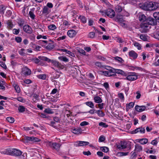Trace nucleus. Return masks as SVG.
<instances>
[{"label": "nucleus", "mask_w": 159, "mask_h": 159, "mask_svg": "<svg viewBox=\"0 0 159 159\" xmlns=\"http://www.w3.org/2000/svg\"><path fill=\"white\" fill-rule=\"evenodd\" d=\"M142 9L147 11H153L159 7V3L153 2H146L140 6Z\"/></svg>", "instance_id": "nucleus-1"}, {"label": "nucleus", "mask_w": 159, "mask_h": 159, "mask_svg": "<svg viewBox=\"0 0 159 159\" xmlns=\"http://www.w3.org/2000/svg\"><path fill=\"white\" fill-rule=\"evenodd\" d=\"M1 153L4 154L18 157L21 155L22 152L18 149L9 148L1 151Z\"/></svg>", "instance_id": "nucleus-2"}, {"label": "nucleus", "mask_w": 159, "mask_h": 159, "mask_svg": "<svg viewBox=\"0 0 159 159\" xmlns=\"http://www.w3.org/2000/svg\"><path fill=\"white\" fill-rule=\"evenodd\" d=\"M46 146L47 147H50L53 149L56 150L58 151L61 146L60 143H53L52 142H47L46 143Z\"/></svg>", "instance_id": "nucleus-3"}, {"label": "nucleus", "mask_w": 159, "mask_h": 159, "mask_svg": "<svg viewBox=\"0 0 159 159\" xmlns=\"http://www.w3.org/2000/svg\"><path fill=\"white\" fill-rule=\"evenodd\" d=\"M126 76L125 79L129 81H134L138 79V75L135 72H129Z\"/></svg>", "instance_id": "nucleus-4"}, {"label": "nucleus", "mask_w": 159, "mask_h": 159, "mask_svg": "<svg viewBox=\"0 0 159 159\" xmlns=\"http://www.w3.org/2000/svg\"><path fill=\"white\" fill-rule=\"evenodd\" d=\"M21 75L25 76L30 75L31 74V70L27 66H24L21 69Z\"/></svg>", "instance_id": "nucleus-5"}, {"label": "nucleus", "mask_w": 159, "mask_h": 159, "mask_svg": "<svg viewBox=\"0 0 159 159\" xmlns=\"http://www.w3.org/2000/svg\"><path fill=\"white\" fill-rule=\"evenodd\" d=\"M150 26L145 22L142 23L140 25V30L142 33H146L149 30Z\"/></svg>", "instance_id": "nucleus-6"}, {"label": "nucleus", "mask_w": 159, "mask_h": 159, "mask_svg": "<svg viewBox=\"0 0 159 159\" xmlns=\"http://www.w3.org/2000/svg\"><path fill=\"white\" fill-rule=\"evenodd\" d=\"M50 62H51L53 65L54 66L59 69H63L65 68V66L63 65H62L59 61L56 60H51Z\"/></svg>", "instance_id": "nucleus-7"}, {"label": "nucleus", "mask_w": 159, "mask_h": 159, "mask_svg": "<svg viewBox=\"0 0 159 159\" xmlns=\"http://www.w3.org/2000/svg\"><path fill=\"white\" fill-rule=\"evenodd\" d=\"M145 22L147 23L148 25L150 26V25H155L157 24L156 20L151 17H148Z\"/></svg>", "instance_id": "nucleus-8"}, {"label": "nucleus", "mask_w": 159, "mask_h": 159, "mask_svg": "<svg viewBox=\"0 0 159 159\" xmlns=\"http://www.w3.org/2000/svg\"><path fill=\"white\" fill-rule=\"evenodd\" d=\"M105 14L107 16L111 18L114 17L115 15L114 11L110 8H108Z\"/></svg>", "instance_id": "nucleus-9"}, {"label": "nucleus", "mask_w": 159, "mask_h": 159, "mask_svg": "<svg viewBox=\"0 0 159 159\" xmlns=\"http://www.w3.org/2000/svg\"><path fill=\"white\" fill-rule=\"evenodd\" d=\"M129 57L133 59H135L138 57V54L134 51L132 50L129 52Z\"/></svg>", "instance_id": "nucleus-10"}, {"label": "nucleus", "mask_w": 159, "mask_h": 159, "mask_svg": "<svg viewBox=\"0 0 159 159\" xmlns=\"http://www.w3.org/2000/svg\"><path fill=\"white\" fill-rule=\"evenodd\" d=\"M24 31L28 34H31L32 33V29L30 26L28 25H25L23 26Z\"/></svg>", "instance_id": "nucleus-11"}, {"label": "nucleus", "mask_w": 159, "mask_h": 159, "mask_svg": "<svg viewBox=\"0 0 159 159\" xmlns=\"http://www.w3.org/2000/svg\"><path fill=\"white\" fill-rule=\"evenodd\" d=\"M127 146L125 142H121L120 144L117 145V148L120 149H123L127 148Z\"/></svg>", "instance_id": "nucleus-12"}, {"label": "nucleus", "mask_w": 159, "mask_h": 159, "mask_svg": "<svg viewBox=\"0 0 159 159\" xmlns=\"http://www.w3.org/2000/svg\"><path fill=\"white\" fill-rule=\"evenodd\" d=\"M77 32L75 30H69L67 32V34L69 36L72 38L75 36L77 34Z\"/></svg>", "instance_id": "nucleus-13"}, {"label": "nucleus", "mask_w": 159, "mask_h": 159, "mask_svg": "<svg viewBox=\"0 0 159 159\" xmlns=\"http://www.w3.org/2000/svg\"><path fill=\"white\" fill-rule=\"evenodd\" d=\"M135 110L139 112H141L145 110L146 107L144 106H140L138 105H136L135 106Z\"/></svg>", "instance_id": "nucleus-14"}, {"label": "nucleus", "mask_w": 159, "mask_h": 159, "mask_svg": "<svg viewBox=\"0 0 159 159\" xmlns=\"http://www.w3.org/2000/svg\"><path fill=\"white\" fill-rule=\"evenodd\" d=\"M77 144H76V146H83L88 145L89 143L88 142L79 141L77 142Z\"/></svg>", "instance_id": "nucleus-15"}, {"label": "nucleus", "mask_w": 159, "mask_h": 159, "mask_svg": "<svg viewBox=\"0 0 159 159\" xmlns=\"http://www.w3.org/2000/svg\"><path fill=\"white\" fill-rule=\"evenodd\" d=\"M109 68L110 69H107L109 70V73H110L109 74L111 75H110V76L116 75L115 69L110 67H109Z\"/></svg>", "instance_id": "nucleus-16"}, {"label": "nucleus", "mask_w": 159, "mask_h": 159, "mask_svg": "<svg viewBox=\"0 0 159 159\" xmlns=\"http://www.w3.org/2000/svg\"><path fill=\"white\" fill-rule=\"evenodd\" d=\"M72 132L75 134H79L81 133L82 130L81 128L77 127L73 129L72 130Z\"/></svg>", "instance_id": "nucleus-17"}, {"label": "nucleus", "mask_w": 159, "mask_h": 159, "mask_svg": "<svg viewBox=\"0 0 159 159\" xmlns=\"http://www.w3.org/2000/svg\"><path fill=\"white\" fill-rule=\"evenodd\" d=\"M50 12V10H49L47 6H44L42 11V14L45 15H47Z\"/></svg>", "instance_id": "nucleus-18"}, {"label": "nucleus", "mask_w": 159, "mask_h": 159, "mask_svg": "<svg viewBox=\"0 0 159 159\" xmlns=\"http://www.w3.org/2000/svg\"><path fill=\"white\" fill-rule=\"evenodd\" d=\"M94 101L96 103H101L102 101V99L99 96H97L94 98Z\"/></svg>", "instance_id": "nucleus-19"}, {"label": "nucleus", "mask_w": 159, "mask_h": 159, "mask_svg": "<svg viewBox=\"0 0 159 159\" xmlns=\"http://www.w3.org/2000/svg\"><path fill=\"white\" fill-rule=\"evenodd\" d=\"M139 20L142 23L145 22L147 18L146 16L143 14H140L139 17Z\"/></svg>", "instance_id": "nucleus-20"}, {"label": "nucleus", "mask_w": 159, "mask_h": 159, "mask_svg": "<svg viewBox=\"0 0 159 159\" xmlns=\"http://www.w3.org/2000/svg\"><path fill=\"white\" fill-rule=\"evenodd\" d=\"M138 142L142 144H146L148 142V139H138Z\"/></svg>", "instance_id": "nucleus-21"}, {"label": "nucleus", "mask_w": 159, "mask_h": 159, "mask_svg": "<svg viewBox=\"0 0 159 159\" xmlns=\"http://www.w3.org/2000/svg\"><path fill=\"white\" fill-rule=\"evenodd\" d=\"M134 106V103L132 102H130L129 104H127L126 105V109L127 111H128L130 109L132 108Z\"/></svg>", "instance_id": "nucleus-22"}, {"label": "nucleus", "mask_w": 159, "mask_h": 159, "mask_svg": "<svg viewBox=\"0 0 159 159\" xmlns=\"http://www.w3.org/2000/svg\"><path fill=\"white\" fill-rule=\"evenodd\" d=\"M95 113H96L98 116L100 117H103L105 115L104 113L100 110H96Z\"/></svg>", "instance_id": "nucleus-23"}, {"label": "nucleus", "mask_w": 159, "mask_h": 159, "mask_svg": "<svg viewBox=\"0 0 159 159\" xmlns=\"http://www.w3.org/2000/svg\"><path fill=\"white\" fill-rule=\"evenodd\" d=\"M7 27L8 28L11 29L13 27V24L11 20H8L7 22Z\"/></svg>", "instance_id": "nucleus-24"}, {"label": "nucleus", "mask_w": 159, "mask_h": 159, "mask_svg": "<svg viewBox=\"0 0 159 159\" xmlns=\"http://www.w3.org/2000/svg\"><path fill=\"white\" fill-rule=\"evenodd\" d=\"M38 58L41 60L45 61L48 62H50V61H51V59L45 57L40 56L38 57Z\"/></svg>", "instance_id": "nucleus-25"}, {"label": "nucleus", "mask_w": 159, "mask_h": 159, "mask_svg": "<svg viewBox=\"0 0 159 159\" xmlns=\"http://www.w3.org/2000/svg\"><path fill=\"white\" fill-rule=\"evenodd\" d=\"M87 106H89L91 108H93L94 107V106L93 103L92 102L89 101L85 102L84 103Z\"/></svg>", "instance_id": "nucleus-26"}, {"label": "nucleus", "mask_w": 159, "mask_h": 159, "mask_svg": "<svg viewBox=\"0 0 159 159\" xmlns=\"http://www.w3.org/2000/svg\"><path fill=\"white\" fill-rule=\"evenodd\" d=\"M6 7L3 5H1L0 6V13L3 14L6 10Z\"/></svg>", "instance_id": "nucleus-27"}, {"label": "nucleus", "mask_w": 159, "mask_h": 159, "mask_svg": "<svg viewBox=\"0 0 159 159\" xmlns=\"http://www.w3.org/2000/svg\"><path fill=\"white\" fill-rule=\"evenodd\" d=\"M116 70V73H117L118 74H119L121 75H123L126 76V75H125V72L123 71L122 70L120 69H115Z\"/></svg>", "instance_id": "nucleus-28"}, {"label": "nucleus", "mask_w": 159, "mask_h": 159, "mask_svg": "<svg viewBox=\"0 0 159 159\" xmlns=\"http://www.w3.org/2000/svg\"><path fill=\"white\" fill-rule=\"evenodd\" d=\"M13 86L15 88L16 92L18 93H20V89L19 86L16 84H13Z\"/></svg>", "instance_id": "nucleus-29"}, {"label": "nucleus", "mask_w": 159, "mask_h": 159, "mask_svg": "<svg viewBox=\"0 0 159 159\" xmlns=\"http://www.w3.org/2000/svg\"><path fill=\"white\" fill-rule=\"evenodd\" d=\"M61 51H62L63 52H65L67 54L69 55L70 56H72V57H74L75 56L74 54L70 51H68L66 49H62L61 50Z\"/></svg>", "instance_id": "nucleus-30"}, {"label": "nucleus", "mask_w": 159, "mask_h": 159, "mask_svg": "<svg viewBox=\"0 0 159 159\" xmlns=\"http://www.w3.org/2000/svg\"><path fill=\"white\" fill-rule=\"evenodd\" d=\"M116 12L119 13L121 12L122 10V8L120 5H118L116 7Z\"/></svg>", "instance_id": "nucleus-31"}, {"label": "nucleus", "mask_w": 159, "mask_h": 159, "mask_svg": "<svg viewBox=\"0 0 159 159\" xmlns=\"http://www.w3.org/2000/svg\"><path fill=\"white\" fill-rule=\"evenodd\" d=\"M24 139L25 140V141H24V142H27L29 141H32V136L29 137L25 136L24 137Z\"/></svg>", "instance_id": "nucleus-32"}, {"label": "nucleus", "mask_w": 159, "mask_h": 159, "mask_svg": "<svg viewBox=\"0 0 159 159\" xmlns=\"http://www.w3.org/2000/svg\"><path fill=\"white\" fill-rule=\"evenodd\" d=\"M58 59L61 61H63L65 62L68 61V59L66 57L63 56H60L58 58Z\"/></svg>", "instance_id": "nucleus-33"}, {"label": "nucleus", "mask_w": 159, "mask_h": 159, "mask_svg": "<svg viewBox=\"0 0 159 159\" xmlns=\"http://www.w3.org/2000/svg\"><path fill=\"white\" fill-rule=\"evenodd\" d=\"M100 72L101 74L106 76H110V75H111L109 74V70L108 71H100Z\"/></svg>", "instance_id": "nucleus-34"}, {"label": "nucleus", "mask_w": 159, "mask_h": 159, "mask_svg": "<svg viewBox=\"0 0 159 159\" xmlns=\"http://www.w3.org/2000/svg\"><path fill=\"white\" fill-rule=\"evenodd\" d=\"M54 46L53 43H48L46 47V48L48 50H51L52 49Z\"/></svg>", "instance_id": "nucleus-35"}, {"label": "nucleus", "mask_w": 159, "mask_h": 159, "mask_svg": "<svg viewBox=\"0 0 159 159\" xmlns=\"http://www.w3.org/2000/svg\"><path fill=\"white\" fill-rule=\"evenodd\" d=\"M44 112L48 114H52L54 113L53 111L49 108H46Z\"/></svg>", "instance_id": "nucleus-36"}, {"label": "nucleus", "mask_w": 159, "mask_h": 159, "mask_svg": "<svg viewBox=\"0 0 159 159\" xmlns=\"http://www.w3.org/2000/svg\"><path fill=\"white\" fill-rule=\"evenodd\" d=\"M25 108L22 106H20L18 107V110L20 112H23L25 111Z\"/></svg>", "instance_id": "nucleus-37"}, {"label": "nucleus", "mask_w": 159, "mask_h": 159, "mask_svg": "<svg viewBox=\"0 0 159 159\" xmlns=\"http://www.w3.org/2000/svg\"><path fill=\"white\" fill-rule=\"evenodd\" d=\"M81 21L83 23L85 24L86 22V19L84 16H80L79 17Z\"/></svg>", "instance_id": "nucleus-38"}, {"label": "nucleus", "mask_w": 159, "mask_h": 159, "mask_svg": "<svg viewBox=\"0 0 159 159\" xmlns=\"http://www.w3.org/2000/svg\"><path fill=\"white\" fill-rule=\"evenodd\" d=\"M134 46L137 47L138 50H141V45L138 42H135L134 43Z\"/></svg>", "instance_id": "nucleus-39"}, {"label": "nucleus", "mask_w": 159, "mask_h": 159, "mask_svg": "<svg viewBox=\"0 0 159 159\" xmlns=\"http://www.w3.org/2000/svg\"><path fill=\"white\" fill-rule=\"evenodd\" d=\"M29 15L30 17L33 20H34L35 17V15L34 13L31 11H30L29 12Z\"/></svg>", "instance_id": "nucleus-40"}, {"label": "nucleus", "mask_w": 159, "mask_h": 159, "mask_svg": "<svg viewBox=\"0 0 159 159\" xmlns=\"http://www.w3.org/2000/svg\"><path fill=\"white\" fill-rule=\"evenodd\" d=\"M135 148L137 151H140L142 150V147L138 144H136L135 146Z\"/></svg>", "instance_id": "nucleus-41"}, {"label": "nucleus", "mask_w": 159, "mask_h": 159, "mask_svg": "<svg viewBox=\"0 0 159 159\" xmlns=\"http://www.w3.org/2000/svg\"><path fill=\"white\" fill-rule=\"evenodd\" d=\"M6 119L8 122L11 123H13L15 121L14 118L12 117H7Z\"/></svg>", "instance_id": "nucleus-42"}, {"label": "nucleus", "mask_w": 159, "mask_h": 159, "mask_svg": "<svg viewBox=\"0 0 159 159\" xmlns=\"http://www.w3.org/2000/svg\"><path fill=\"white\" fill-rule=\"evenodd\" d=\"M140 39L144 41H146L148 40L147 36L144 34H142L140 35Z\"/></svg>", "instance_id": "nucleus-43"}, {"label": "nucleus", "mask_w": 159, "mask_h": 159, "mask_svg": "<svg viewBox=\"0 0 159 159\" xmlns=\"http://www.w3.org/2000/svg\"><path fill=\"white\" fill-rule=\"evenodd\" d=\"M32 47L34 48L36 51H40V49L41 48L40 46L35 44L33 45Z\"/></svg>", "instance_id": "nucleus-44"}, {"label": "nucleus", "mask_w": 159, "mask_h": 159, "mask_svg": "<svg viewBox=\"0 0 159 159\" xmlns=\"http://www.w3.org/2000/svg\"><path fill=\"white\" fill-rule=\"evenodd\" d=\"M100 149L103 152H107L109 151V148H108L106 147H101Z\"/></svg>", "instance_id": "nucleus-45"}, {"label": "nucleus", "mask_w": 159, "mask_h": 159, "mask_svg": "<svg viewBox=\"0 0 159 159\" xmlns=\"http://www.w3.org/2000/svg\"><path fill=\"white\" fill-rule=\"evenodd\" d=\"M153 16L154 17L156 20H158L159 21V12H156L153 13Z\"/></svg>", "instance_id": "nucleus-46"}, {"label": "nucleus", "mask_w": 159, "mask_h": 159, "mask_svg": "<svg viewBox=\"0 0 159 159\" xmlns=\"http://www.w3.org/2000/svg\"><path fill=\"white\" fill-rule=\"evenodd\" d=\"M37 76L39 79L42 80H45L46 78V75L45 74L39 75Z\"/></svg>", "instance_id": "nucleus-47"}, {"label": "nucleus", "mask_w": 159, "mask_h": 159, "mask_svg": "<svg viewBox=\"0 0 159 159\" xmlns=\"http://www.w3.org/2000/svg\"><path fill=\"white\" fill-rule=\"evenodd\" d=\"M114 58L116 60L122 63L123 61H124V60L120 57H115Z\"/></svg>", "instance_id": "nucleus-48"}, {"label": "nucleus", "mask_w": 159, "mask_h": 159, "mask_svg": "<svg viewBox=\"0 0 159 159\" xmlns=\"http://www.w3.org/2000/svg\"><path fill=\"white\" fill-rule=\"evenodd\" d=\"M48 28L51 30H54L56 28V27L55 25L52 24L48 26Z\"/></svg>", "instance_id": "nucleus-49"}, {"label": "nucleus", "mask_w": 159, "mask_h": 159, "mask_svg": "<svg viewBox=\"0 0 159 159\" xmlns=\"http://www.w3.org/2000/svg\"><path fill=\"white\" fill-rule=\"evenodd\" d=\"M99 125L102 126L104 128H107L108 126V125L106 124V123L103 122H101L99 123Z\"/></svg>", "instance_id": "nucleus-50"}, {"label": "nucleus", "mask_w": 159, "mask_h": 159, "mask_svg": "<svg viewBox=\"0 0 159 159\" xmlns=\"http://www.w3.org/2000/svg\"><path fill=\"white\" fill-rule=\"evenodd\" d=\"M25 51V49L24 48H21L18 52L19 53L21 56L25 55V53L24 52V51Z\"/></svg>", "instance_id": "nucleus-51"}, {"label": "nucleus", "mask_w": 159, "mask_h": 159, "mask_svg": "<svg viewBox=\"0 0 159 159\" xmlns=\"http://www.w3.org/2000/svg\"><path fill=\"white\" fill-rule=\"evenodd\" d=\"M105 140V138L103 136H101L98 139V141L99 142H103Z\"/></svg>", "instance_id": "nucleus-52"}, {"label": "nucleus", "mask_w": 159, "mask_h": 159, "mask_svg": "<svg viewBox=\"0 0 159 159\" xmlns=\"http://www.w3.org/2000/svg\"><path fill=\"white\" fill-rule=\"evenodd\" d=\"M95 65L99 68L103 67V66L102 65L101 63L100 62H97L95 63Z\"/></svg>", "instance_id": "nucleus-53"}, {"label": "nucleus", "mask_w": 159, "mask_h": 159, "mask_svg": "<svg viewBox=\"0 0 159 159\" xmlns=\"http://www.w3.org/2000/svg\"><path fill=\"white\" fill-rule=\"evenodd\" d=\"M77 51L80 53L84 55H85V52L83 49L79 48L77 49Z\"/></svg>", "instance_id": "nucleus-54"}, {"label": "nucleus", "mask_w": 159, "mask_h": 159, "mask_svg": "<svg viewBox=\"0 0 159 159\" xmlns=\"http://www.w3.org/2000/svg\"><path fill=\"white\" fill-rule=\"evenodd\" d=\"M40 140H41L39 139L32 136V142H39L40 141Z\"/></svg>", "instance_id": "nucleus-55"}, {"label": "nucleus", "mask_w": 159, "mask_h": 159, "mask_svg": "<svg viewBox=\"0 0 159 159\" xmlns=\"http://www.w3.org/2000/svg\"><path fill=\"white\" fill-rule=\"evenodd\" d=\"M95 35V33L93 32H91L89 33V36L91 38H94Z\"/></svg>", "instance_id": "nucleus-56"}, {"label": "nucleus", "mask_w": 159, "mask_h": 159, "mask_svg": "<svg viewBox=\"0 0 159 159\" xmlns=\"http://www.w3.org/2000/svg\"><path fill=\"white\" fill-rule=\"evenodd\" d=\"M15 41L18 43H20L21 42L22 39L20 37H17L15 38Z\"/></svg>", "instance_id": "nucleus-57"}, {"label": "nucleus", "mask_w": 159, "mask_h": 159, "mask_svg": "<svg viewBox=\"0 0 159 159\" xmlns=\"http://www.w3.org/2000/svg\"><path fill=\"white\" fill-rule=\"evenodd\" d=\"M19 32L20 30L19 29H14L13 30V33L14 34H18L19 33Z\"/></svg>", "instance_id": "nucleus-58"}, {"label": "nucleus", "mask_w": 159, "mask_h": 159, "mask_svg": "<svg viewBox=\"0 0 159 159\" xmlns=\"http://www.w3.org/2000/svg\"><path fill=\"white\" fill-rule=\"evenodd\" d=\"M0 65L4 69H7V66L2 61H0Z\"/></svg>", "instance_id": "nucleus-59"}, {"label": "nucleus", "mask_w": 159, "mask_h": 159, "mask_svg": "<svg viewBox=\"0 0 159 159\" xmlns=\"http://www.w3.org/2000/svg\"><path fill=\"white\" fill-rule=\"evenodd\" d=\"M139 132L142 134H143L145 133V130L144 128H140L139 127Z\"/></svg>", "instance_id": "nucleus-60"}, {"label": "nucleus", "mask_w": 159, "mask_h": 159, "mask_svg": "<svg viewBox=\"0 0 159 159\" xmlns=\"http://www.w3.org/2000/svg\"><path fill=\"white\" fill-rule=\"evenodd\" d=\"M89 123L86 121H84L81 122L80 124L81 126H84L85 125H87L89 124Z\"/></svg>", "instance_id": "nucleus-61"}, {"label": "nucleus", "mask_w": 159, "mask_h": 159, "mask_svg": "<svg viewBox=\"0 0 159 159\" xmlns=\"http://www.w3.org/2000/svg\"><path fill=\"white\" fill-rule=\"evenodd\" d=\"M154 35L155 38L159 40V31H157L155 33Z\"/></svg>", "instance_id": "nucleus-62"}, {"label": "nucleus", "mask_w": 159, "mask_h": 159, "mask_svg": "<svg viewBox=\"0 0 159 159\" xmlns=\"http://www.w3.org/2000/svg\"><path fill=\"white\" fill-rule=\"evenodd\" d=\"M139 128H136V129H135L134 130L132 131L131 132V133L132 134H136V133H138V132H139Z\"/></svg>", "instance_id": "nucleus-63"}, {"label": "nucleus", "mask_w": 159, "mask_h": 159, "mask_svg": "<svg viewBox=\"0 0 159 159\" xmlns=\"http://www.w3.org/2000/svg\"><path fill=\"white\" fill-rule=\"evenodd\" d=\"M27 154L26 153H24L21 156V158L23 159H27Z\"/></svg>", "instance_id": "nucleus-64"}]
</instances>
